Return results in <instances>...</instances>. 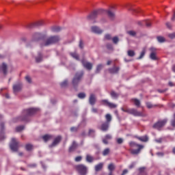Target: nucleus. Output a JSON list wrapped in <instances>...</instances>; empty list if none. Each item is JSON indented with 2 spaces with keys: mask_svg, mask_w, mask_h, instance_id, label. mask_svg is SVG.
Here are the masks:
<instances>
[{
  "mask_svg": "<svg viewBox=\"0 0 175 175\" xmlns=\"http://www.w3.org/2000/svg\"><path fill=\"white\" fill-rule=\"evenodd\" d=\"M60 40V38L58 36H51L49 37L46 41L40 44L41 47L48 46L51 44H55Z\"/></svg>",
  "mask_w": 175,
  "mask_h": 175,
  "instance_id": "nucleus-3",
  "label": "nucleus"
},
{
  "mask_svg": "<svg viewBox=\"0 0 175 175\" xmlns=\"http://www.w3.org/2000/svg\"><path fill=\"white\" fill-rule=\"evenodd\" d=\"M91 30L93 33H95L96 34H100L103 33V30L100 29L97 26H93L91 27Z\"/></svg>",
  "mask_w": 175,
  "mask_h": 175,
  "instance_id": "nucleus-17",
  "label": "nucleus"
},
{
  "mask_svg": "<svg viewBox=\"0 0 175 175\" xmlns=\"http://www.w3.org/2000/svg\"><path fill=\"white\" fill-rule=\"evenodd\" d=\"M130 36H135L136 35V32L134 31H129L127 32Z\"/></svg>",
  "mask_w": 175,
  "mask_h": 175,
  "instance_id": "nucleus-52",
  "label": "nucleus"
},
{
  "mask_svg": "<svg viewBox=\"0 0 175 175\" xmlns=\"http://www.w3.org/2000/svg\"><path fill=\"white\" fill-rule=\"evenodd\" d=\"M60 85L62 88L66 87V85H68V81L65 80L64 81L60 83Z\"/></svg>",
  "mask_w": 175,
  "mask_h": 175,
  "instance_id": "nucleus-46",
  "label": "nucleus"
},
{
  "mask_svg": "<svg viewBox=\"0 0 175 175\" xmlns=\"http://www.w3.org/2000/svg\"><path fill=\"white\" fill-rule=\"evenodd\" d=\"M137 139L142 142H148V137L147 135H144L142 137H136Z\"/></svg>",
  "mask_w": 175,
  "mask_h": 175,
  "instance_id": "nucleus-23",
  "label": "nucleus"
},
{
  "mask_svg": "<svg viewBox=\"0 0 175 175\" xmlns=\"http://www.w3.org/2000/svg\"><path fill=\"white\" fill-rule=\"evenodd\" d=\"M108 170L109 172H113L115 170V165L113 163H110L108 166Z\"/></svg>",
  "mask_w": 175,
  "mask_h": 175,
  "instance_id": "nucleus-31",
  "label": "nucleus"
},
{
  "mask_svg": "<svg viewBox=\"0 0 175 175\" xmlns=\"http://www.w3.org/2000/svg\"><path fill=\"white\" fill-rule=\"evenodd\" d=\"M105 40H112L111 36L109 33L105 36Z\"/></svg>",
  "mask_w": 175,
  "mask_h": 175,
  "instance_id": "nucleus-47",
  "label": "nucleus"
},
{
  "mask_svg": "<svg viewBox=\"0 0 175 175\" xmlns=\"http://www.w3.org/2000/svg\"><path fill=\"white\" fill-rule=\"evenodd\" d=\"M42 59H43V55H42V53H39L38 56L36 57V62L39 63L42 62Z\"/></svg>",
  "mask_w": 175,
  "mask_h": 175,
  "instance_id": "nucleus-28",
  "label": "nucleus"
},
{
  "mask_svg": "<svg viewBox=\"0 0 175 175\" xmlns=\"http://www.w3.org/2000/svg\"><path fill=\"white\" fill-rule=\"evenodd\" d=\"M111 138H112V137H111V135H109V134L106 135H105V139H106L107 140H111Z\"/></svg>",
  "mask_w": 175,
  "mask_h": 175,
  "instance_id": "nucleus-55",
  "label": "nucleus"
},
{
  "mask_svg": "<svg viewBox=\"0 0 175 175\" xmlns=\"http://www.w3.org/2000/svg\"><path fill=\"white\" fill-rule=\"evenodd\" d=\"M168 36H169L170 38H172V39L175 38V32L169 34Z\"/></svg>",
  "mask_w": 175,
  "mask_h": 175,
  "instance_id": "nucleus-56",
  "label": "nucleus"
},
{
  "mask_svg": "<svg viewBox=\"0 0 175 175\" xmlns=\"http://www.w3.org/2000/svg\"><path fill=\"white\" fill-rule=\"evenodd\" d=\"M111 40L114 44H118L119 42V38L117 36L113 37Z\"/></svg>",
  "mask_w": 175,
  "mask_h": 175,
  "instance_id": "nucleus-45",
  "label": "nucleus"
},
{
  "mask_svg": "<svg viewBox=\"0 0 175 175\" xmlns=\"http://www.w3.org/2000/svg\"><path fill=\"white\" fill-rule=\"evenodd\" d=\"M0 71H2L4 75L8 74V65L3 63L1 66H0Z\"/></svg>",
  "mask_w": 175,
  "mask_h": 175,
  "instance_id": "nucleus-21",
  "label": "nucleus"
},
{
  "mask_svg": "<svg viewBox=\"0 0 175 175\" xmlns=\"http://www.w3.org/2000/svg\"><path fill=\"white\" fill-rule=\"evenodd\" d=\"M79 48L81 49H83V47H84V42H83V41L82 39H80V40H79Z\"/></svg>",
  "mask_w": 175,
  "mask_h": 175,
  "instance_id": "nucleus-44",
  "label": "nucleus"
},
{
  "mask_svg": "<svg viewBox=\"0 0 175 175\" xmlns=\"http://www.w3.org/2000/svg\"><path fill=\"white\" fill-rule=\"evenodd\" d=\"M103 68V66L102 64H98L97 66H96V73H98L100 70H102V68Z\"/></svg>",
  "mask_w": 175,
  "mask_h": 175,
  "instance_id": "nucleus-40",
  "label": "nucleus"
},
{
  "mask_svg": "<svg viewBox=\"0 0 175 175\" xmlns=\"http://www.w3.org/2000/svg\"><path fill=\"white\" fill-rule=\"evenodd\" d=\"M110 95L113 99H117L119 96L118 94L116 93L114 91L111 92Z\"/></svg>",
  "mask_w": 175,
  "mask_h": 175,
  "instance_id": "nucleus-33",
  "label": "nucleus"
},
{
  "mask_svg": "<svg viewBox=\"0 0 175 175\" xmlns=\"http://www.w3.org/2000/svg\"><path fill=\"white\" fill-rule=\"evenodd\" d=\"M106 46H107V49L108 50H110V51H112V50H113V46H112L111 44H107L106 45Z\"/></svg>",
  "mask_w": 175,
  "mask_h": 175,
  "instance_id": "nucleus-51",
  "label": "nucleus"
},
{
  "mask_svg": "<svg viewBox=\"0 0 175 175\" xmlns=\"http://www.w3.org/2000/svg\"><path fill=\"white\" fill-rule=\"evenodd\" d=\"M10 147L12 152L18 151V142H17L15 138L12 139V142H11V144H10Z\"/></svg>",
  "mask_w": 175,
  "mask_h": 175,
  "instance_id": "nucleus-9",
  "label": "nucleus"
},
{
  "mask_svg": "<svg viewBox=\"0 0 175 175\" xmlns=\"http://www.w3.org/2000/svg\"><path fill=\"white\" fill-rule=\"evenodd\" d=\"M150 51H151V53L150 55V58L152 60H158V57H157V49L154 47H151L150 49Z\"/></svg>",
  "mask_w": 175,
  "mask_h": 175,
  "instance_id": "nucleus-11",
  "label": "nucleus"
},
{
  "mask_svg": "<svg viewBox=\"0 0 175 175\" xmlns=\"http://www.w3.org/2000/svg\"><path fill=\"white\" fill-rule=\"evenodd\" d=\"M129 146L131 148H136L137 149H130V152L133 155H137L140 153L141 150H143L144 146L143 145L138 144L135 142H130Z\"/></svg>",
  "mask_w": 175,
  "mask_h": 175,
  "instance_id": "nucleus-2",
  "label": "nucleus"
},
{
  "mask_svg": "<svg viewBox=\"0 0 175 175\" xmlns=\"http://www.w3.org/2000/svg\"><path fill=\"white\" fill-rule=\"evenodd\" d=\"M145 53H146V49H144L143 51H142V53H141L139 57H137V59H142V58L144 57V56L145 55Z\"/></svg>",
  "mask_w": 175,
  "mask_h": 175,
  "instance_id": "nucleus-38",
  "label": "nucleus"
},
{
  "mask_svg": "<svg viewBox=\"0 0 175 175\" xmlns=\"http://www.w3.org/2000/svg\"><path fill=\"white\" fill-rule=\"evenodd\" d=\"M108 139H106V138L103 139V143L105 145H107L108 144Z\"/></svg>",
  "mask_w": 175,
  "mask_h": 175,
  "instance_id": "nucleus-62",
  "label": "nucleus"
},
{
  "mask_svg": "<svg viewBox=\"0 0 175 175\" xmlns=\"http://www.w3.org/2000/svg\"><path fill=\"white\" fill-rule=\"evenodd\" d=\"M109 127V123L108 122H103L100 126L99 127V129H100V131H103V132H107V131H108Z\"/></svg>",
  "mask_w": 175,
  "mask_h": 175,
  "instance_id": "nucleus-15",
  "label": "nucleus"
},
{
  "mask_svg": "<svg viewBox=\"0 0 175 175\" xmlns=\"http://www.w3.org/2000/svg\"><path fill=\"white\" fill-rule=\"evenodd\" d=\"M104 12L105 11L103 10H102V9L94 10V12H92L91 13V14H90L88 16V19H89V20L95 19V18H96L98 17V16L101 15L102 14H103Z\"/></svg>",
  "mask_w": 175,
  "mask_h": 175,
  "instance_id": "nucleus-6",
  "label": "nucleus"
},
{
  "mask_svg": "<svg viewBox=\"0 0 175 175\" xmlns=\"http://www.w3.org/2000/svg\"><path fill=\"white\" fill-rule=\"evenodd\" d=\"M46 38V35L42 33H35L31 37V40L33 42H39L41 40H44Z\"/></svg>",
  "mask_w": 175,
  "mask_h": 175,
  "instance_id": "nucleus-7",
  "label": "nucleus"
},
{
  "mask_svg": "<svg viewBox=\"0 0 175 175\" xmlns=\"http://www.w3.org/2000/svg\"><path fill=\"white\" fill-rule=\"evenodd\" d=\"M146 106L148 109H152V107H154V105H152L150 103H146Z\"/></svg>",
  "mask_w": 175,
  "mask_h": 175,
  "instance_id": "nucleus-53",
  "label": "nucleus"
},
{
  "mask_svg": "<svg viewBox=\"0 0 175 175\" xmlns=\"http://www.w3.org/2000/svg\"><path fill=\"white\" fill-rule=\"evenodd\" d=\"M128 173V170H124L122 174L121 175H126Z\"/></svg>",
  "mask_w": 175,
  "mask_h": 175,
  "instance_id": "nucleus-64",
  "label": "nucleus"
},
{
  "mask_svg": "<svg viewBox=\"0 0 175 175\" xmlns=\"http://www.w3.org/2000/svg\"><path fill=\"white\" fill-rule=\"evenodd\" d=\"M25 127L24 126H18L16 128V132H21V131H24Z\"/></svg>",
  "mask_w": 175,
  "mask_h": 175,
  "instance_id": "nucleus-39",
  "label": "nucleus"
},
{
  "mask_svg": "<svg viewBox=\"0 0 175 175\" xmlns=\"http://www.w3.org/2000/svg\"><path fill=\"white\" fill-rule=\"evenodd\" d=\"M85 96H86L85 94V93H83V92L79 93V94H78V98H79V99H84V98H85Z\"/></svg>",
  "mask_w": 175,
  "mask_h": 175,
  "instance_id": "nucleus-41",
  "label": "nucleus"
},
{
  "mask_svg": "<svg viewBox=\"0 0 175 175\" xmlns=\"http://www.w3.org/2000/svg\"><path fill=\"white\" fill-rule=\"evenodd\" d=\"M132 101L133 102L134 105L136 107H140L141 102L137 98H133Z\"/></svg>",
  "mask_w": 175,
  "mask_h": 175,
  "instance_id": "nucleus-25",
  "label": "nucleus"
},
{
  "mask_svg": "<svg viewBox=\"0 0 175 175\" xmlns=\"http://www.w3.org/2000/svg\"><path fill=\"white\" fill-rule=\"evenodd\" d=\"M92 113H98V109L96 108L93 107L92 109Z\"/></svg>",
  "mask_w": 175,
  "mask_h": 175,
  "instance_id": "nucleus-61",
  "label": "nucleus"
},
{
  "mask_svg": "<svg viewBox=\"0 0 175 175\" xmlns=\"http://www.w3.org/2000/svg\"><path fill=\"white\" fill-rule=\"evenodd\" d=\"M110 153L109 148H105L103 152V156L106 157Z\"/></svg>",
  "mask_w": 175,
  "mask_h": 175,
  "instance_id": "nucleus-34",
  "label": "nucleus"
},
{
  "mask_svg": "<svg viewBox=\"0 0 175 175\" xmlns=\"http://www.w3.org/2000/svg\"><path fill=\"white\" fill-rule=\"evenodd\" d=\"M107 13L109 18L111 20H113L115 18L116 15H115L114 12H111V10H107Z\"/></svg>",
  "mask_w": 175,
  "mask_h": 175,
  "instance_id": "nucleus-24",
  "label": "nucleus"
},
{
  "mask_svg": "<svg viewBox=\"0 0 175 175\" xmlns=\"http://www.w3.org/2000/svg\"><path fill=\"white\" fill-rule=\"evenodd\" d=\"M62 141V137L60 135L57 136V137L55 138L54 141L53 143L49 145V148H52L53 147H55L57 145L59 144V143Z\"/></svg>",
  "mask_w": 175,
  "mask_h": 175,
  "instance_id": "nucleus-14",
  "label": "nucleus"
},
{
  "mask_svg": "<svg viewBox=\"0 0 175 175\" xmlns=\"http://www.w3.org/2000/svg\"><path fill=\"white\" fill-rule=\"evenodd\" d=\"M70 55L77 60L79 59V55L76 53H71Z\"/></svg>",
  "mask_w": 175,
  "mask_h": 175,
  "instance_id": "nucleus-42",
  "label": "nucleus"
},
{
  "mask_svg": "<svg viewBox=\"0 0 175 175\" xmlns=\"http://www.w3.org/2000/svg\"><path fill=\"white\" fill-rule=\"evenodd\" d=\"M105 118H106V122H108V124H110V122L112 120L111 116L109 113H107L105 116Z\"/></svg>",
  "mask_w": 175,
  "mask_h": 175,
  "instance_id": "nucleus-30",
  "label": "nucleus"
},
{
  "mask_svg": "<svg viewBox=\"0 0 175 175\" xmlns=\"http://www.w3.org/2000/svg\"><path fill=\"white\" fill-rule=\"evenodd\" d=\"M96 102V96L93 94H91L89 98V103L92 106H94Z\"/></svg>",
  "mask_w": 175,
  "mask_h": 175,
  "instance_id": "nucleus-16",
  "label": "nucleus"
},
{
  "mask_svg": "<svg viewBox=\"0 0 175 175\" xmlns=\"http://www.w3.org/2000/svg\"><path fill=\"white\" fill-rule=\"evenodd\" d=\"M25 149L27 151H31L32 149H33V146L30 144H26Z\"/></svg>",
  "mask_w": 175,
  "mask_h": 175,
  "instance_id": "nucleus-32",
  "label": "nucleus"
},
{
  "mask_svg": "<svg viewBox=\"0 0 175 175\" xmlns=\"http://www.w3.org/2000/svg\"><path fill=\"white\" fill-rule=\"evenodd\" d=\"M127 55L129 56V57H133L135 56V53L134 51L133 50H129L128 52H127Z\"/></svg>",
  "mask_w": 175,
  "mask_h": 175,
  "instance_id": "nucleus-37",
  "label": "nucleus"
},
{
  "mask_svg": "<svg viewBox=\"0 0 175 175\" xmlns=\"http://www.w3.org/2000/svg\"><path fill=\"white\" fill-rule=\"evenodd\" d=\"M39 111V109L37 108H29L24 109L22 113V116L18 118V121H27L28 118L33 114H36Z\"/></svg>",
  "mask_w": 175,
  "mask_h": 175,
  "instance_id": "nucleus-1",
  "label": "nucleus"
},
{
  "mask_svg": "<svg viewBox=\"0 0 175 175\" xmlns=\"http://www.w3.org/2000/svg\"><path fill=\"white\" fill-rule=\"evenodd\" d=\"M22 88H23V85L21 83H18L13 86V91L14 94H16V92H18V91H21Z\"/></svg>",
  "mask_w": 175,
  "mask_h": 175,
  "instance_id": "nucleus-19",
  "label": "nucleus"
},
{
  "mask_svg": "<svg viewBox=\"0 0 175 175\" xmlns=\"http://www.w3.org/2000/svg\"><path fill=\"white\" fill-rule=\"evenodd\" d=\"M0 127H1V131H3V129H5V124L3 122H1L0 124Z\"/></svg>",
  "mask_w": 175,
  "mask_h": 175,
  "instance_id": "nucleus-58",
  "label": "nucleus"
},
{
  "mask_svg": "<svg viewBox=\"0 0 175 175\" xmlns=\"http://www.w3.org/2000/svg\"><path fill=\"white\" fill-rule=\"evenodd\" d=\"M51 138V135H45L42 136V139L44 141V142H49Z\"/></svg>",
  "mask_w": 175,
  "mask_h": 175,
  "instance_id": "nucleus-29",
  "label": "nucleus"
},
{
  "mask_svg": "<svg viewBox=\"0 0 175 175\" xmlns=\"http://www.w3.org/2000/svg\"><path fill=\"white\" fill-rule=\"evenodd\" d=\"M155 142L158 144H161L162 142H163V139L162 138H159V139H155Z\"/></svg>",
  "mask_w": 175,
  "mask_h": 175,
  "instance_id": "nucleus-57",
  "label": "nucleus"
},
{
  "mask_svg": "<svg viewBox=\"0 0 175 175\" xmlns=\"http://www.w3.org/2000/svg\"><path fill=\"white\" fill-rule=\"evenodd\" d=\"M25 79L30 84L32 83V79H31V77L27 75V76L25 77Z\"/></svg>",
  "mask_w": 175,
  "mask_h": 175,
  "instance_id": "nucleus-48",
  "label": "nucleus"
},
{
  "mask_svg": "<svg viewBox=\"0 0 175 175\" xmlns=\"http://www.w3.org/2000/svg\"><path fill=\"white\" fill-rule=\"evenodd\" d=\"M83 76V71L78 72L75 74V75L72 79V81L73 87H75V88L77 87V85H78V84H79V82L81 81Z\"/></svg>",
  "mask_w": 175,
  "mask_h": 175,
  "instance_id": "nucleus-5",
  "label": "nucleus"
},
{
  "mask_svg": "<svg viewBox=\"0 0 175 175\" xmlns=\"http://www.w3.org/2000/svg\"><path fill=\"white\" fill-rule=\"evenodd\" d=\"M122 111H124V113H128L129 114H132V116H134L135 117H142L143 116V113L140 111H138L135 109H124L121 108Z\"/></svg>",
  "mask_w": 175,
  "mask_h": 175,
  "instance_id": "nucleus-4",
  "label": "nucleus"
},
{
  "mask_svg": "<svg viewBox=\"0 0 175 175\" xmlns=\"http://www.w3.org/2000/svg\"><path fill=\"white\" fill-rule=\"evenodd\" d=\"M103 167V163H100L98 165H96L95 166V171L96 172H99L100 171Z\"/></svg>",
  "mask_w": 175,
  "mask_h": 175,
  "instance_id": "nucleus-26",
  "label": "nucleus"
},
{
  "mask_svg": "<svg viewBox=\"0 0 175 175\" xmlns=\"http://www.w3.org/2000/svg\"><path fill=\"white\" fill-rule=\"evenodd\" d=\"M123 143V139L122 138L117 139V144H122Z\"/></svg>",
  "mask_w": 175,
  "mask_h": 175,
  "instance_id": "nucleus-54",
  "label": "nucleus"
},
{
  "mask_svg": "<svg viewBox=\"0 0 175 175\" xmlns=\"http://www.w3.org/2000/svg\"><path fill=\"white\" fill-rule=\"evenodd\" d=\"M171 125L172 126H173L174 128H175V119L172 120L171 121Z\"/></svg>",
  "mask_w": 175,
  "mask_h": 175,
  "instance_id": "nucleus-60",
  "label": "nucleus"
},
{
  "mask_svg": "<svg viewBox=\"0 0 175 175\" xmlns=\"http://www.w3.org/2000/svg\"><path fill=\"white\" fill-rule=\"evenodd\" d=\"M94 159L92 156H90V154H87L86 155V161L88 163H92Z\"/></svg>",
  "mask_w": 175,
  "mask_h": 175,
  "instance_id": "nucleus-35",
  "label": "nucleus"
},
{
  "mask_svg": "<svg viewBox=\"0 0 175 175\" xmlns=\"http://www.w3.org/2000/svg\"><path fill=\"white\" fill-rule=\"evenodd\" d=\"M78 147V144L76 143L75 141H73L72 145L69 147L68 152H74Z\"/></svg>",
  "mask_w": 175,
  "mask_h": 175,
  "instance_id": "nucleus-20",
  "label": "nucleus"
},
{
  "mask_svg": "<svg viewBox=\"0 0 175 175\" xmlns=\"http://www.w3.org/2000/svg\"><path fill=\"white\" fill-rule=\"evenodd\" d=\"M157 40L160 42V43H162V42H164L165 41V39L162 37V36H158L157 37Z\"/></svg>",
  "mask_w": 175,
  "mask_h": 175,
  "instance_id": "nucleus-43",
  "label": "nucleus"
},
{
  "mask_svg": "<svg viewBox=\"0 0 175 175\" xmlns=\"http://www.w3.org/2000/svg\"><path fill=\"white\" fill-rule=\"evenodd\" d=\"M81 63H82L83 66L85 68H87L89 70H92V64H91L90 62H85L83 59L81 60Z\"/></svg>",
  "mask_w": 175,
  "mask_h": 175,
  "instance_id": "nucleus-18",
  "label": "nucleus"
},
{
  "mask_svg": "<svg viewBox=\"0 0 175 175\" xmlns=\"http://www.w3.org/2000/svg\"><path fill=\"white\" fill-rule=\"evenodd\" d=\"M61 30L59 27H51V31L53 32H59Z\"/></svg>",
  "mask_w": 175,
  "mask_h": 175,
  "instance_id": "nucleus-36",
  "label": "nucleus"
},
{
  "mask_svg": "<svg viewBox=\"0 0 175 175\" xmlns=\"http://www.w3.org/2000/svg\"><path fill=\"white\" fill-rule=\"evenodd\" d=\"M76 170L80 175H85L87 174V167L84 165L80 164L76 165Z\"/></svg>",
  "mask_w": 175,
  "mask_h": 175,
  "instance_id": "nucleus-10",
  "label": "nucleus"
},
{
  "mask_svg": "<svg viewBox=\"0 0 175 175\" xmlns=\"http://www.w3.org/2000/svg\"><path fill=\"white\" fill-rule=\"evenodd\" d=\"M137 24L139 26H144V25H146V27H148L151 26V23L149 21H138Z\"/></svg>",
  "mask_w": 175,
  "mask_h": 175,
  "instance_id": "nucleus-22",
  "label": "nucleus"
},
{
  "mask_svg": "<svg viewBox=\"0 0 175 175\" xmlns=\"http://www.w3.org/2000/svg\"><path fill=\"white\" fill-rule=\"evenodd\" d=\"M119 68L118 67H113L112 68H109V71L111 74L117 73L119 71Z\"/></svg>",
  "mask_w": 175,
  "mask_h": 175,
  "instance_id": "nucleus-27",
  "label": "nucleus"
},
{
  "mask_svg": "<svg viewBox=\"0 0 175 175\" xmlns=\"http://www.w3.org/2000/svg\"><path fill=\"white\" fill-rule=\"evenodd\" d=\"M166 26H167L168 28H170V29L172 28V25H171L170 23H166Z\"/></svg>",
  "mask_w": 175,
  "mask_h": 175,
  "instance_id": "nucleus-63",
  "label": "nucleus"
},
{
  "mask_svg": "<svg viewBox=\"0 0 175 175\" xmlns=\"http://www.w3.org/2000/svg\"><path fill=\"white\" fill-rule=\"evenodd\" d=\"M44 24V23L43 21H38V22H36L34 23L29 24L27 25V28L32 29V28H35V27H39L40 26H42Z\"/></svg>",
  "mask_w": 175,
  "mask_h": 175,
  "instance_id": "nucleus-12",
  "label": "nucleus"
},
{
  "mask_svg": "<svg viewBox=\"0 0 175 175\" xmlns=\"http://www.w3.org/2000/svg\"><path fill=\"white\" fill-rule=\"evenodd\" d=\"M78 129H79V126L77 127L72 126L70 128V131L72 132H77Z\"/></svg>",
  "mask_w": 175,
  "mask_h": 175,
  "instance_id": "nucleus-50",
  "label": "nucleus"
},
{
  "mask_svg": "<svg viewBox=\"0 0 175 175\" xmlns=\"http://www.w3.org/2000/svg\"><path fill=\"white\" fill-rule=\"evenodd\" d=\"M101 103L105 105V106H108L110 109H116V107H117V105L109 103L107 100H102Z\"/></svg>",
  "mask_w": 175,
  "mask_h": 175,
  "instance_id": "nucleus-13",
  "label": "nucleus"
},
{
  "mask_svg": "<svg viewBox=\"0 0 175 175\" xmlns=\"http://www.w3.org/2000/svg\"><path fill=\"white\" fill-rule=\"evenodd\" d=\"M167 122V119H163L162 120H159L157 122H156L153 125L154 129H158V131H161V128L165 125V124Z\"/></svg>",
  "mask_w": 175,
  "mask_h": 175,
  "instance_id": "nucleus-8",
  "label": "nucleus"
},
{
  "mask_svg": "<svg viewBox=\"0 0 175 175\" xmlns=\"http://www.w3.org/2000/svg\"><path fill=\"white\" fill-rule=\"evenodd\" d=\"M95 131L93 130V129H90L89 130V135H94Z\"/></svg>",
  "mask_w": 175,
  "mask_h": 175,
  "instance_id": "nucleus-59",
  "label": "nucleus"
},
{
  "mask_svg": "<svg viewBox=\"0 0 175 175\" xmlns=\"http://www.w3.org/2000/svg\"><path fill=\"white\" fill-rule=\"evenodd\" d=\"M81 160H82L81 156H78V157H75V162H80V161H81Z\"/></svg>",
  "mask_w": 175,
  "mask_h": 175,
  "instance_id": "nucleus-49",
  "label": "nucleus"
}]
</instances>
